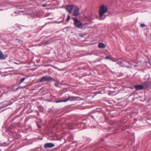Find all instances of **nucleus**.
I'll list each match as a JSON object with an SVG mask.
<instances>
[{
    "mask_svg": "<svg viewBox=\"0 0 151 151\" xmlns=\"http://www.w3.org/2000/svg\"><path fill=\"white\" fill-rule=\"evenodd\" d=\"M107 10V7L104 5H102L100 6L99 12L100 20H102L105 18V17L104 16V14L106 12Z\"/></svg>",
    "mask_w": 151,
    "mask_h": 151,
    "instance_id": "f257e3e1",
    "label": "nucleus"
},
{
    "mask_svg": "<svg viewBox=\"0 0 151 151\" xmlns=\"http://www.w3.org/2000/svg\"><path fill=\"white\" fill-rule=\"evenodd\" d=\"M54 80L50 76H46L42 77V78L38 82L39 83L44 82L47 81H52Z\"/></svg>",
    "mask_w": 151,
    "mask_h": 151,
    "instance_id": "f03ea898",
    "label": "nucleus"
},
{
    "mask_svg": "<svg viewBox=\"0 0 151 151\" xmlns=\"http://www.w3.org/2000/svg\"><path fill=\"white\" fill-rule=\"evenodd\" d=\"M74 22V25L77 27H79L82 26V23L81 21L78 20L76 18H73Z\"/></svg>",
    "mask_w": 151,
    "mask_h": 151,
    "instance_id": "7ed1b4c3",
    "label": "nucleus"
},
{
    "mask_svg": "<svg viewBox=\"0 0 151 151\" xmlns=\"http://www.w3.org/2000/svg\"><path fill=\"white\" fill-rule=\"evenodd\" d=\"M74 6L73 5H70L67 6L65 8L69 13H70L72 12V11L73 9Z\"/></svg>",
    "mask_w": 151,
    "mask_h": 151,
    "instance_id": "20e7f679",
    "label": "nucleus"
},
{
    "mask_svg": "<svg viewBox=\"0 0 151 151\" xmlns=\"http://www.w3.org/2000/svg\"><path fill=\"white\" fill-rule=\"evenodd\" d=\"M79 8L77 7H76L75 10L74 11V12L73 14V15L76 16L79 15Z\"/></svg>",
    "mask_w": 151,
    "mask_h": 151,
    "instance_id": "39448f33",
    "label": "nucleus"
},
{
    "mask_svg": "<svg viewBox=\"0 0 151 151\" xmlns=\"http://www.w3.org/2000/svg\"><path fill=\"white\" fill-rule=\"evenodd\" d=\"M55 146V145L52 143H47L45 145V147L46 148H51Z\"/></svg>",
    "mask_w": 151,
    "mask_h": 151,
    "instance_id": "423d86ee",
    "label": "nucleus"
},
{
    "mask_svg": "<svg viewBox=\"0 0 151 151\" xmlns=\"http://www.w3.org/2000/svg\"><path fill=\"white\" fill-rule=\"evenodd\" d=\"M135 89L137 90H140L143 89L144 87L142 85H136L134 86Z\"/></svg>",
    "mask_w": 151,
    "mask_h": 151,
    "instance_id": "0eeeda50",
    "label": "nucleus"
},
{
    "mask_svg": "<svg viewBox=\"0 0 151 151\" xmlns=\"http://www.w3.org/2000/svg\"><path fill=\"white\" fill-rule=\"evenodd\" d=\"M98 47L100 49L104 48L105 47V45L103 43H99L98 45Z\"/></svg>",
    "mask_w": 151,
    "mask_h": 151,
    "instance_id": "6e6552de",
    "label": "nucleus"
},
{
    "mask_svg": "<svg viewBox=\"0 0 151 151\" xmlns=\"http://www.w3.org/2000/svg\"><path fill=\"white\" fill-rule=\"evenodd\" d=\"M151 83L147 81H145L143 83V84L146 87H148L151 85Z\"/></svg>",
    "mask_w": 151,
    "mask_h": 151,
    "instance_id": "1a4fd4ad",
    "label": "nucleus"
},
{
    "mask_svg": "<svg viewBox=\"0 0 151 151\" xmlns=\"http://www.w3.org/2000/svg\"><path fill=\"white\" fill-rule=\"evenodd\" d=\"M5 58L4 55L3 54L2 52L0 50V59L3 60Z\"/></svg>",
    "mask_w": 151,
    "mask_h": 151,
    "instance_id": "9d476101",
    "label": "nucleus"
},
{
    "mask_svg": "<svg viewBox=\"0 0 151 151\" xmlns=\"http://www.w3.org/2000/svg\"><path fill=\"white\" fill-rule=\"evenodd\" d=\"M74 100V99L73 98V97H69L66 100H64L63 101L66 102L68 101H73Z\"/></svg>",
    "mask_w": 151,
    "mask_h": 151,
    "instance_id": "9b49d317",
    "label": "nucleus"
},
{
    "mask_svg": "<svg viewBox=\"0 0 151 151\" xmlns=\"http://www.w3.org/2000/svg\"><path fill=\"white\" fill-rule=\"evenodd\" d=\"M128 63L129 64H130L131 66H126L125 67H127V68H132V67H135L136 65H134L132 63H131V62H130V61H129V62H128Z\"/></svg>",
    "mask_w": 151,
    "mask_h": 151,
    "instance_id": "f8f14e48",
    "label": "nucleus"
},
{
    "mask_svg": "<svg viewBox=\"0 0 151 151\" xmlns=\"http://www.w3.org/2000/svg\"><path fill=\"white\" fill-rule=\"evenodd\" d=\"M12 104V103L10 104L8 103H4L3 104V105L1 106H0V108H4L6 107L9 105L11 104Z\"/></svg>",
    "mask_w": 151,
    "mask_h": 151,
    "instance_id": "ddd939ff",
    "label": "nucleus"
},
{
    "mask_svg": "<svg viewBox=\"0 0 151 151\" xmlns=\"http://www.w3.org/2000/svg\"><path fill=\"white\" fill-rule=\"evenodd\" d=\"M117 63L120 66H121L122 67H124L126 66V65L124 64H123V63L122 62L119 61Z\"/></svg>",
    "mask_w": 151,
    "mask_h": 151,
    "instance_id": "4468645a",
    "label": "nucleus"
},
{
    "mask_svg": "<svg viewBox=\"0 0 151 151\" xmlns=\"http://www.w3.org/2000/svg\"><path fill=\"white\" fill-rule=\"evenodd\" d=\"M25 80V78H22L20 80V83H22Z\"/></svg>",
    "mask_w": 151,
    "mask_h": 151,
    "instance_id": "2eb2a0df",
    "label": "nucleus"
},
{
    "mask_svg": "<svg viewBox=\"0 0 151 151\" xmlns=\"http://www.w3.org/2000/svg\"><path fill=\"white\" fill-rule=\"evenodd\" d=\"M104 59H109V60H111V58L109 57L108 56H106L104 58Z\"/></svg>",
    "mask_w": 151,
    "mask_h": 151,
    "instance_id": "dca6fc26",
    "label": "nucleus"
},
{
    "mask_svg": "<svg viewBox=\"0 0 151 151\" xmlns=\"http://www.w3.org/2000/svg\"><path fill=\"white\" fill-rule=\"evenodd\" d=\"M70 17L69 15H68V17L67 18V21L68 22L70 19Z\"/></svg>",
    "mask_w": 151,
    "mask_h": 151,
    "instance_id": "f3484780",
    "label": "nucleus"
},
{
    "mask_svg": "<svg viewBox=\"0 0 151 151\" xmlns=\"http://www.w3.org/2000/svg\"><path fill=\"white\" fill-rule=\"evenodd\" d=\"M140 26L142 27L143 28L145 27V25L144 24H141Z\"/></svg>",
    "mask_w": 151,
    "mask_h": 151,
    "instance_id": "a211bd4d",
    "label": "nucleus"
},
{
    "mask_svg": "<svg viewBox=\"0 0 151 151\" xmlns=\"http://www.w3.org/2000/svg\"><path fill=\"white\" fill-rule=\"evenodd\" d=\"M46 5H47V4H43V5L42 6H43V7H45V6H46Z\"/></svg>",
    "mask_w": 151,
    "mask_h": 151,
    "instance_id": "6ab92c4d",
    "label": "nucleus"
},
{
    "mask_svg": "<svg viewBox=\"0 0 151 151\" xmlns=\"http://www.w3.org/2000/svg\"><path fill=\"white\" fill-rule=\"evenodd\" d=\"M81 36L82 37H83V35H81Z\"/></svg>",
    "mask_w": 151,
    "mask_h": 151,
    "instance_id": "aec40b11",
    "label": "nucleus"
}]
</instances>
